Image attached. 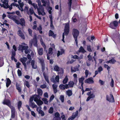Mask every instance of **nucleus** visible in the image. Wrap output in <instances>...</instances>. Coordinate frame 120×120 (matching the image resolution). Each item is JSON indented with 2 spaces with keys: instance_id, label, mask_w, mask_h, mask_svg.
<instances>
[{
  "instance_id": "nucleus-1",
  "label": "nucleus",
  "mask_w": 120,
  "mask_h": 120,
  "mask_svg": "<svg viewBox=\"0 0 120 120\" xmlns=\"http://www.w3.org/2000/svg\"><path fill=\"white\" fill-rule=\"evenodd\" d=\"M79 34V31L77 29H73L72 30V34L75 40V41L77 45H78L77 38Z\"/></svg>"
},
{
  "instance_id": "nucleus-2",
  "label": "nucleus",
  "mask_w": 120,
  "mask_h": 120,
  "mask_svg": "<svg viewBox=\"0 0 120 120\" xmlns=\"http://www.w3.org/2000/svg\"><path fill=\"white\" fill-rule=\"evenodd\" d=\"M32 5L34 7L35 9H37L39 15H45V13L44 12V10L41 9L40 8H38L37 4L35 3H33Z\"/></svg>"
},
{
  "instance_id": "nucleus-3",
  "label": "nucleus",
  "mask_w": 120,
  "mask_h": 120,
  "mask_svg": "<svg viewBox=\"0 0 120 120\" xmlns=\"http://www.w3.org/2000/svg\"><path fill=\"white\" fill-rule=\"evenodd\" d=\"M1 4L0 3V6L4 8L7 9L9 8V5H8V0H1Z\"/></svg>"
},
{
  "instance_id": "nucleus-4",
  "label": "nucleus",
  "mask_w": 120,
  "mask_h": 120,
  "mask_svg": "<svg viewBox=\"0 0 120 120\" xmlns=\"http://www.w3.org/2000/svg\"><path fill=\"white\" fill-rule=\"evenodd\" d=\"M118 25V22L117 21L115 20L112 21L111 22L110 25V27L112 29H115Z\"/></svg>"
},
{
  "instance_id": "nucleus-5",
  "label": "nucleus",
  "mask_w": 120,
  "mask_h": 120,
  "mask_svg": "<svg viewBox=\"0 0 120 120\" xmlns=\"http://www.w3.org/2000/svg\"><path fill=\"white\" fill-rule=\"evenodd\" d=\"M20 22L16 19L15 23L18 25L20 24L22 26H25V21L24 18H21L20 20Z\"/></svg>"
},
{
  "instance_id": "nucleus-6",
  "label": "nucleus",
  "mask_w": 120,
  "mask_h": 120,
  "mask_svg": "<svg viewBox=\"0 0 120 120\" xmlns=\"http://www.w3.org/2000/svg\"><path fill=\"white\" fill-rule=\"evenodd\" d=\"M65 25L64 26V32L65 33V35L67 36L69 33L70 27L69 23H65Z\"/></svg>"
},
{
  "instance_id": "nucleus-7",
  "label": "nucleus",
  "mask_w": 120,
  "mask_h": 120,
  "mask_svg": "<svg viewBox=\"0 0 120 120\" xmlns=\"http://www.w3.org/2000/svg\"><path fill=\"white\" fill-rule=\"evenodd\" d=\"M4 105H6L8 106L10 108L13 106L11 105V103L10 100L5 99L2 102Z\"/></svg>"
},
{
  "instance_id": "nucleus-8",
  "label": "nucleus",
  "mask_w": 120,
  "mask_h": 120,
  "mask_svg": "<svg viewBox=\"0 0 120 120\" xmlns=\"http://www.w3.org/2000/svg\"><path fill=\"white\" fill-rule=\"evenodd\" d=\"M91 91H90L86 94L87 95L89 96L86 100V101H89L90 99H93L95 97V95L94 94H91Z\"/></svg>"
},
{
  "instance_id": "nucleus-9",
  "label": "nucleus",
  "mask_w": 120,
  "mask_h": 120,
  "mask_svg": "<svg viewBox=\"0 0 120 120\" xmlns=\"http://www.w3.org/2000/svg\"><path fill=\"white\" fill-rule=\"evenodd\" d=\"M110 98H109L108 95L106 96V100L110 102H114V99L113 95L111 94H110Z\"/></svg>"
},
{
  "instance_id": "nucleus-10",
  "label": "nucleus",
  "mask_w": 120,
  "mask_h": 120,
  "mask_svg": "<svg viewBox=\"0 0 120 120\" xmlns=\"http://www.w3.org/2000/svg\"><path fill=\"white\" fill-rule=\"evenodd\" d=\"M11 110V118L12 119H14L15 116V110L13 106L10 108Z\"/></svg>"
},
{
  "instance_id": "nucleus-11",
  "label": "nucleus",
  "mask_w": 120,
  "mask_h": 120,
  "mask_svg": "<svg viewBox=\"0 0 120 120\" xmlns=\"http://www.w3.org/2000/svg\"><path fill=\"white\" fill-rule=\"evenodd\" d=\"M7 16L10 19H12L15 22L17 17V16L16 15H13L9 14L7 15Z\"/></svg>"
},
{
  "instance_id": "nucleus-12",
  "label": "nucleus",
  "mask_w": 120,
  "mask_h": 120,
  "mask_svg": "<svg viewBox=\"0 0 120 120\" xmlns=\"http://www.w3.org/2000/svg\"><path fill=\"white\" fill-rule=\"evenodd\" d=\"M27 47L26 46H23L22 45H19L18 47V50L19 51L23 52L25 49H27Z\"/></svg>"
},
{
  "instance_id": "nucleus-13",
  "label": "nucleus",
  "mask_w": 120,
  "mask_h": 120,
  "mask_svg": "<svg viewBox=\"0 0 120 120\" xmlns=\"http://www.w3.org/2000/svg\"><path fill=\"white\" fill-rule=\"evenodd\" d=\"M85 83L89 84L93 83L94 81L93 80V78L92 77H90L86 79L85 81Z\"/></svg>"
},
{
  "instance_id": "nucleus-14",
  "label": "nucleus",
  "mask_w": 120,
  "mask_h": 120,
  "mask_svg": "<svg viewBox=\"0 0 120 120\" xmlns=\"http://www.w3.org/2000/svg\"><path fill=\"white\" fill-rule=\"evenodd\" d=\"M12 6H16V7H18V8H19V10H20V8L19 7V5L16 4L15 2H13V3H12L11 5H9V10L10 11H11V9H12L13 8L12 7Z\"/></svg>"
},
{
  "instance_id": "nucleus-15",
  "label": "nucleus",
  "mask_w": 120,
  "mask_h": 120,
  "mask_svg": "<svg viewBox=\"0 0 120 120\" xmlns=\"http://www.w3.org/2000/svg\"><path fill=\"white\" fill-rule=\"evenodd\" d=\"M17 34L18 35L20 36L21 38L23 39H25V36L23 34L22 32L20 30H19L17 32Z\"/></svg>"
},
{
  "instance_id": "nucleus-16",
  "label": "nucleus",
  "mask_w": 120,
  "mask_h": 120,
  "mask_svg": "<svg viewBox=\"0 0 120 120\" xmlns=\"http://www.w3.org/2000/svg\"><path fill=\"white\" fill-rule=\"evenodd\" d=\"M78 112L77 110L75 112L73 113L72 115L70 117L71 120H73L78 115Z\"/></svg>"
},
{
  "instance_id": "nucleus-17",
  "label": "nucleus",
  "mask_w": 120,
  "mask_h": 120,
  "mask_svg": "<svg viewBox=\"0 0 120 120\" xmlns=\"http://www.w3.org/2000/svg\"><path fill=\"white\" fill-rule=\"evenodd\" d=\"M49 37H52L54 38H55L56 36V35L54 34L53 32L51 30H50L49 33Z\"/></svg>"
},
{
  "instance_id": "nucleus-18",
  "label": "nucleus",
  "mask_w": 120,
  "mask_h": 120,
  "mask_svg": "<svg viewBox=\"0 0 120 120\" xmlns=\"http://www.w3.org/2000/svg\"><path fill=\"white\" fill-rule=\"evenodd\" d=\"M52 87L53 89L54 93V94L56 93L57 92V88L58 86L57 85L53 84L52 85Z\"/></svg>"
},
{
  "instance_id": "nucleus-19",
  "label": "nucleus",
  "mask_w": 120,
  "mask_h": 120,
  "mask_svg": "<svg viewBox=\"0 0 120 120\" xmlns=\"http://www.w3.org/2000/svg\"><path fill=\"white\" fill-rule=\"evenodd\" d=\"M60 52L59 50L58 51L57 54V56L58 57L60 55H62L64 53V50L63 49H61Z\"/></svg>"
},
{
  "instance_id": "nucleus-20",
  "label": "nucleus",
  "mask_w": 120,
  "mask_h": 120,
  "mask_svg": "<svg viewBox=\"0 0 120 120\" xmlns=\"http://www.w3.org/2000/svg\"><path fill=\"white\" fill-rule=\"evenodd\" d=\"M31 65L33 69H36L37 68V67L36 65H35V61L33 60L31 62Z\"/></svg>"
},
{
  "instance_id": "nucleus-21",
  "label": "nucleus",
  "mask_w": 120,
  "mask_h": 120,
  "mask_svg": "<svg viewBox=\"0 0 120 120\" xmlns=\"http://www.w3.org/2000/svg\"><path fill=\"white\" fill-rule=\"evenodd\" d=\"M12 48L14 50H12L11 52V54H16V52L17 50V48L15 45H13L12 46Z\"/></svg>"
},
{
  "instance_id": "nucleus-22",
  "label": "nucleus",
  "mask_w": 120,
  "mask_h": 120,
  "mask_svg": "<svg viewBox=\"0 0 120 120\" xmlns=\"http://www.w3.org/2000/svg\"><path fill=\"white\" fill-rule=\"evenodd\" d=\"M7 81L6 82V85L7 87H8L11 83V81L9 78H6Z\"/></svg>"
},
{
  "instance_id": "nucleus-23",
  "label": "nucleus",
  "mask_w": 120,
  "mask_h": 120,
  "mask_svg": "<svg viewBox=\"0 0 120 120\" xmlns=\"http://www.w3.org/2000/svg\"><path fill=\"white\" fill-rule=\"evenodd\" d=\"M85 78L82 76L81 78H80L79 79V83H81V86L82 87L84 83L83 81Z\"/></svg>"
},
{
  "instance_id": "nucleus-24",
  "label": "nucleus",
  "mask_w": 120,
  "mask_h": 120,
  "mask_svg": "<svg viewBox=\"0 0 120 120\" xmlns=\"http://www.w3.org/2000/svg\"><path fill=\"white\" fill-rule=\"evenodd\" d=\"M29 105L30 107H32V108H36L37 107V106L35 104L34 102H31L29 103Z\"/></svg>"
},
{
  "instance_id": "nucleus-25",
  "label": "nucleus",
  "mask_w": 120,
  "mask_h": 120,
  "mask_svg": "<svg viewBox=\"0 0 120 120\" xmlns=\"http://www.w3.org/2000/svg\"><path fill=\"white\" fill-rule=\"evenodd\" d=\"M69 2H68V8L69 11H70L71 9V7L72 3V0H68Z\"/></svg>"
},
{
  "instance_id": "nucleus-26",
  "label": "nucleus",
  "mask_w": 120,
  "mask_h": 120,
  "mask_svg": "<svg viewBox=\"0 0 120 120\" xmlns=\"http://www.w3.org/2000/svg\"><path fill=\"white\" fill-rule=\"evenodd\" d=\"M32 43L34 44V46L37 47L38 45L37 44V38L36 37L34 38L33 40Z\"/></svg>"
},
{
  "instance_id": "nucleus-27",
  "label": "nucleus",
  "mask_w": 120,
  "mask_h": 120,
  "mask_svg": "<svg viewBox=\"0 0 120 120\" xmlns=\"http://www.w3.org/2000/svg\"><path fill=\"white\" fill-rule=\"evenodd\" d=\"M43 75L46 81L48 83H49V82L48 76L46 75L45 72L43 73Z\"/></svg>"
},
{
  "instance_id": "nucleus-28",
  "label": "nucleus",
  "mask_w": 120,
  "mask_h": 120,
  "mask_svg": "<svg viewBox=\"0 0 120 120\" xmlns=\"http://www.w3.org/2000/svg\"><path fill=\"white\" fill-rule=\"evenodd\" d=\"M66 94L69 97L71 96L72 94V91L70 90H68L66 91Z\"/></svg>"
},
{
  "instance_id": "nucleus-29",
  "label": "nucleus",
  "mask_w": 120,
  "mask_h": 120,
  "mask_svg": "<svg viewBox=\"0 0 120 120\" xmlns=\"http://www.w3.org/2000/svg\"><path fill=\"white\" fill-rule=\"evenodd\" d=\"M43 49L42 48L39 49L38 50V53L39 55L41 56L43 54Z\"/></svg>"
},
{
  "instance_id": "nucleus-30",
  "label": "nucleus",
  "mask_w": 120,
  "mask_h": 120,
  "mask_svg": "<svg viewBox=\"0 0 120 120\" xmlns=\"http://www.w3.org/2000/svg\"><path fill=\"white\" fill-rule=\"evenodd\" d=\"M42 3H43V6H44L45 7L47 3L48 5H49V1L47 2L46 1H45V0H41Z\"/></svg>"
},
{
  "instance_id": "nucleus-31",
  "label": "nucleus",
  "mask_w": 120,
  "mask_h": 120,
  "mask_svg": "<svg viewBox=\"0 0 120 120\" xmlns=\"http://www.w3.org/2000/svg\"><path fill=\"white\" fill-rule=\"evenodd\" d=\"M27 59L26 57H23V58H21L20 59V60L22 63L26 62L27 60Z\"/></svg>"
},
{
  "instance_id": "nucleus-32",
  "label": "nucleus",
  "mask_w": 120,
  "mask_h": 120,
  "mask_svg": "<svg viewBox=\"0 0 120 120\" xmlns=\"http://www.w3.org/2000/svg\"><path fill=\"white\" fill-rule=\"evenodd\" d=\"M68 85L70 88L73 87L74 84V82L72 81H70L68 82Z\"/></svg>"
},
{
  "instance_id": "nucleus-33",
  "label": "nucleus",
  "mask_w": 120,
  "mask_h": 120,
  "mask_svg": "<svg viewBox=\"0 0 120 120\" xmlns=\"http://www.w3.org/2000/svg\"><path fill=\"white\" fill-rule=\"evenodd\" d=\"M16 55V54H11V59L12 60H14L15 62H16L17 61L15 58Z\"/></svg>"
},
{
  "instance_id": "nucleus-34",
  "label": "nucleus",
  "mask_w": 120,
  "mask_h": 120,
  "mask_svg": "<svg viewBox=\"0 0 120 120\" xmlns=\"http://www.w3.org/2000/svg\"><path fill=\"white\" fill-rule=\"evenodd\" d=\"M54 69L55 71H59L60 70V67L56 65L54 66Z\"/></svg>"
},
{
  "instance_id": "nucleus-35",
  "label": "nucleus",
  "mask_w": 120,
  "mask_h": 120,
  "mask_svg": "<svg viewBox=\"0 0 120 120\" xmlns=\"http://www.w3.org/2000/svg\"><path fill=\"white\" fill-rule=\"evenodd\" d=\"M68 80V79L67 76H66L63 81V83L64 84L66 83Z\"/></svg>"
},
{
  "instance_id": "nucleus-36",
  "label": "nucleus",
  "mask_w": 120,
  "mask_h": 120,
  "mask_svg": "<svg viewBox=\"0 0 120 120\" xmlns=\"http://www.w3.org/2000/svg\"><path fill=\"white\" fill-rule=\"evenodd\" d=\"M37 93L40 96H41L42 94V91L41 89H38L37 90Z\"/></svg>"
},
{
  "instance_id": "nucleus-37",
  "label": "nucleus",
  "mask_w": 120,
  "mask_h": 120,
  "mask_svg": "<svg viewBox=\"0 0 120 120\" xmlns=\"http://www.w3.org/2000/svg\"><path fill=\"white\" fill-rule=\"evenodd\" d=\"M38 105L40 106L43 104V102L40 100H39L38 101L36 102Z\"/></svg>"
},
{
  "instance_id": "nucleus-38",
  "label": "nucleus",
  "mask_w": 120,
  "mask_h": 120,
  "mask_svg": "<svg viewBox=\"0 0 120 120\" xmlns=\"http://www.w3.org/2000/svg\"><path fill=\"white\" fill-rule=\"evenodd\" d=\"M22 105V102L21 101H19L18 102V109L19 110L21 108V107Z\"/></svg>"
},
{
  "instance_id": "nucleus-39",
  "label": "nucleus",
  "mask_w": 120,
  "mask_h": 120,
  "mask_svg": "<svg viewBox=\"0 0 120 120\" xmlns=\"http://www.w3.org/2000/svg\"><path fill=\"white\" fill-rule=\"evenodd\" d=\"M4 64V62L2 58L0 57V67L3 66Z\"/></svg>"
},
{
  "instance_id": "nucleus-40",
  "label": "nucleus",
  "mask_w": 120,
  "mask_h": 120,
  "mask_svg": "<svg viewBox=\"0 0 120 120\" xmlns=\"http://www.w3.org/2000/svg\"><path fill=\"white\" fill-rule=\"evenodd\" d=\"M78 68H77L74 67V69L73 70L72 68V67H71V71L72 72H75L77 71H78Z\"/></svg>"
},
{
  "instance_id": "nucleus-41",
  "label": "nucleus",
  "mask_w": 120,
  "mask_h": 120,
  "mask_svg": "<svg viewBox=\"0 0 120 120\" xmlns=\"http://www.w3.org/2000/svg\"><path fill=\"white\" fill-rule=\"evenodd\" d=\"M79 51L82 52L83 53H84L86 52V51L84 50L83 47L81 46L79 49Z\"/></svg>"
},
{
  "instance_id": "nucleus-42",
  "label": "nucleus",
  "mask_w": 120,
  "mask_h": 120,
  "mask_svg": "<svg viewBox=\"0 0 120 120\" xmlns=\"http://www.w3.org/2000/svg\"><path fill=\"white\" fill-rule=\"evenodd\" d=\"M60 89L62 90H64L65 89L64 85L63 84H60L59 86Z\"/></svg>"
},
{
  "instance_id": "nucleus-43",
  "label": "nucleus",
  "mask_w": 120,
  "mask_h": 120,
  "mask_svg": "<svg viewBox=\"0 0 120 120\" xmlns=\"http://www.w3.org/2000/svg\"><path fill=\"white\" fill-rule=\"evenodd\" d=\"M38 113L41 115L42 116H44L45 114L44 112L42 110L40 109L38 111Z\"/></svg>"
},
{
  "instance_id": "nucleus-44",
  "label": "nucleus",
  "mask_w": 120,
  "mask_h": 120,
  "mask_svg": "<svg viewBox=\"0 0 120 120\" xmlns=\"http://www.w3.org/2000/svg\"><path fill=\"white\" fill-rule=\"evenodd\" d=\"M53 112V108L52 107H50L49 110V113L50 114H52Z\"/></svg>"
},
{
  "instance_id": "nucleus-45",
  "label": "nucleus",
  "mask_w": 120,
  "mask_h": 120,
  "mask_svg": "<svg viewBox=\"0 0 120 120\" xmlns=\"http://www.w3.org/2000/svg\"><path fill=\"white\" fill-rule=\"evenodd\" d=\"M42 100L44 102V103L46 104H48V101L46 98H43L42 99Z\"/></svg>"
},
{
  "instance_id": "nucleus-46",
  "label": "nucleus",
  "mask_w": 120,
  "mask_h": 120,
  "mask_svg": "<svg viewBox=\"0 0 120 120\" xmlns=\"http://www.w3.org/2000/svg\"><path fill=\"white\" fill-rule=\"evenodd\" d=\"M35 95H32V96L30 98L29 101V103L33 102V101L34 100V96Z\"/></svg>"
},
{
  "instance_id": "nucleus-47",
  "label": "nucleus",
  "mask_w": 120,
  "mask_h": 120,
  "mask_svg": "<svg viewBox=\"0 0 120 120\" xmlns=\"http://www.w3.org/2000/svg\"><path fill=\"white\" fill-rule=\"evenodd\" d=\"M60 99L62 102H63L64 100V97L63 95H61L60 96Z\"/></svg>"
},
{
  "instance_id": "nucleus-48",
  "label": "nucleus",
  "mask_w": 120,
  "mask_h": 120,
  "mask_svg": "<svg viewBox=\"0 0 120 120\" xmlns=\"http://www.w3.org/2000/svg\"><path fill=\"white\" fill-rule=\"evenodd\" d=\"M24 84V85H26L28 88H29L30 87V86L28 81H25Z\"/></svg>"
},
{
  "instance_id": "nucleus-49",
  "label": "nucleus",
  "mask_w": 120,
  "mask_h": 120,
  "mask_svg": "<svg viewBox=\"0 0 120 120\" xmlns=\"http://www.w3.org/2000/svg\"><path fill=\"white\" fill-rule=\"evenodd\" d=\"M91 47L90 45H88L87 46V49L88 51L90 52H92V50L91 49Z\"/></svg>"
},
{
  "instance_id": "nucleus-50",
  "label": "nucleus",
  "mask_w": 120,
  "mask_h": 120,
  "mask_svg": "<svg viewBox=\"0 0 120 120\" xmlns=\"http://www.w3.org/2000/svg\"><path fill=\"white\" fill-rule=\"evenodd\" d=\"M36 2L38 3V5L39 8L42 7L41 5V2L40 0H37Z\"/></svg>"
},
{
  "instance_id": "nucleus-51",
  "label": "nucleus",
  "mask_w": 120,
  "mask_h": 120,
  "mask_svg": "<svg viewBox=\"0 0 120 120\" xmlns=\"http://www.w3.org/2000/svg\"><path fill=\"white\" fill-rule=\"evenodd\" d=\"M110 60V63L112 64H114L116 62V60L113 58H112L111 60Z\"/></svg>"
},
{
  "instance_id": "nucleus-52",
  "label": "nucleus",
  "mask_w": 120,
  "mask_h": 120,
  "mask_svg": "<svg viewBox=\"0 0 120 120\" xmlns=\"http://www.w3.org/2000/svg\"><path fill=\"white\" fill-rule=\"evenodd\" d=\"M15 14L19 17H21L22 16L21 15L20 11H19L17 10L16 11H15Z\"/></svg>"
},
{
  "instance_id": "nucleus-53",
  "label": "nucleus",
  "mask_w": 120,
  "mask_h": 120,
  "mask_svg": "<svg viewBox=\"0 0 120 120\" xmlns=\"http://www.w3.org/2000/svg\"><path fill=\"white\" fill-rule=\"evenodd\" d=\"M55 117L60 118V114L58 112H56L55 114Z\"/></svg>"
},
{
  "instance_id": "nucleus-54",
  "label": "nucleus",
  "mask_w": 120,
  "mask_h": 120,
  "mask_svg": "<svg viewBox=\"0 0 120 120\" xmlns=\"http://www.w3.org/2000/svg\"><path fill=\"white\" fill-rule=\"evenodd\" d=\"M17 73L18 75L19 76H21L22 75V72L19 69L17 71Z\"/></svg>"
},
{
  "instance_id": "nucleus-55",
  "label": "nucleus",
  "mask_w": 120,
  "mask_h": 120,
  "mask_svg": "<svg viewBox=\"0 0 120 120\" xmlns=\"http://www.w3.org/2000/svg\"><path fill=\"white\" fill-rule=\"evenodd\" d=\"M50 26L52 30H53L54 29V27L53 24V22H50Z\"/></svg>"
},
{
  "instance_id": "nucleus-56",
  "label": "nucleus",
  "mask_w": 120,
  "mask_h": 120,
  "mask_svg": "<svg viewBox=\"0 0 120 120\" xmlns=\"http://www.w3.org/2000/svg\"><path fill=\"white\" fill-rule=\"evenodd\" d=\"M104 66L105 68H106L107 69L108 71H109V69L110 68V67L106 64H105L104 65Z\"/></svg>"
},
{
  "instance_id": "nucleus-57",
  "label": "nucleus",
  "mask_w": 120,
  "mask_h": 120,
  "mask_svg": "<svg viewBox=\"0 0 120 120\" xmlns=\"http://www.w3.org/2000/svg\"><path fill=\"white\" fill-rule=\"evenodd\" d=\"M72 20L74 22H75L76 21L77 19L75 16H74L72 17Z\"/></svg>"
},
{
  "instance_id": "nucleus-58",
  "label": "nucleus",
  "mask_w": 120,
  "mask_h": 120,
  "mask_svg": "<svg viewBox=\"0 0 120 120\" xmlns=\"http://www.w3.org/2000/svg\"><path fill=\"white\" fill-rule=\"evenodd\" d=\"M114 81L113 79H112L110 83V85L112 87H113L114 86Z\"/></svg>"
},
{
  "instance_id": "nucleus-59",
  "label": "nucleus",
  "mask_w": 120,
  "mask_h": 120,
  "mask_svg": "<svg viewBox=\"0 0 120 120\" xmlns=\"http://www.w3.org/2000/svg\"><path fill=\"white\" fill-rule=\"evenodd\" d=\"M52 50L53 49L52 48H49V49L48 53L49 54H52Z\"/></svg>"
},
{
  "instance_id": "nucleus-60",
  "label": "nucleus",
  "mask_w": 120,
  "mask_h": 120,
  "mask_svg": "<svg viewBox=\"0 0 120 120\" xmlns=\"http://www.w3.org/2000/svg\"><path fill=\"white\" fill-rule=\"evenodd\" d=\"M16 89L18 90V92L19 93H21V89L20 87H19L18 86H16Z\"/></svg>"
},
{
  "instance_id": "nucleus-61",
  "label": "nucleus",
  "mask_w": 120,
  "mask_h": 120,
  "mask_svg": "<svg viewBox=\"0 0 120 120\" xmlns=\"http://www.w3.org/2000/svg\"><path fill=\"white\" fill-rule=\"evenodd\" d=\"M59 76L58 75L56 76L55 78V79L56 82H59Z\"/></svg>"
},
{
  "instance_id": "nucleus-62",
  "label": "nucleus",
  "mask_w": 120,
  "mask_h": 120,
  "mask_svg": "<svg viewBox=\"0 0 120 120\" xmlns=\"http://www.w3.org/2000/svg\"><path fill=\"white\" fill-rule=\"evenodd\" d=\"M90 53L87 56V57L88 58V59L90 61H91L92 60V57L90 55Z\"/></svg>"
},
{
  "instance_id": "nucleus-63",
  "label": "nucleus",
  "mask_w": 120,
  "mask_h": 120,
  "mask_svg": "<svg viewBox=\"0 0 120 120\" xmlns=\"http://www.w3.org/2000/svg\"><path fill=\"white\" fill-rule=\"evenodd\" d=\"M103 70V69L101 66L99 67L98 68V71L99 72H101Z\"/></svg>"
},
{
  "instance_id": "nucleus-64",
  "label": "nucleus",
  "mask_w": 120,
  "mask_h": 120,
  "mask_svg": "<svg viewBox=\"0 0 120 120\" xmlns=\"http://www.w3.org/2000/svg\"><path fill=\"white\" fill-rule=\"evenodd\" d=\"M28 31L29 35L30 36H32V31L31 30L30 28H29L28 29Z\"/></svg>"
}]
</instances>
